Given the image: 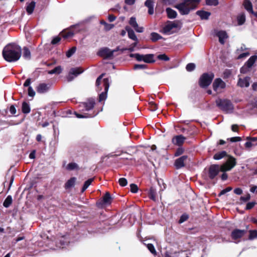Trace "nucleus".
<instances>
[{"label":"nucleus","instance_id":"1","mask_svg":"<svg viewBox=\"0 0 257 257\" xmlns=\"http://www.w3.org/2000/svg\"><path fill=\"white\" fill-rule=\"evenodd\" d=\"M4 59L9 62H14L19 60L22 55V49L20 46L11 43L6 45L2 52Z\"/></svg>","mask_w":257,"mask_h":257},{"label":"nucleus","instance_id":"2","mask_svg":"<svg viewBox=\"0 0 257 257\" xmlns=\"http://www.w3.org/2000/svg\"><path fill=\"white\" fill-rule=\"evenodd\" d=\"M95 104V100L93 98H89L87 101L81 102L78 105V109L79 111H82V113H78L75 112L74 113L77 118H90L93 117L96 115L97 113L94 111L91 112H85V111H88L92 110Z\"/></svg>","mask_w":257,"mask_h":257},{"label":"nucleus","instance_id":"3","mask_svg":"<svg viewBox=\"0 0 257 257\" xmlns=\"http://www.w3.org/2000/svg\"><path fill=\"white\" fill-rule=\"evenodd\" d=\"M104 74H101L96 79V86L97 87V91H100L102 88L100 85H102L104 87V91L101 92L99 95V101L101 102L106 99L107 97V93L109 87V80L108 78H104L102 77Z\"/></svg>","mask_w":257,"mask_h":257},{"label":"nucleus","instance_id":"4","mask_svg":"<svg viewBox=\"0 0 257 257\" xmlns=\"http://www.w3.org/2000/svg\"><path fill=\"white\" fill-rule=\"evenodd\" d=\"M199 3V0H183L179 4L175 6L180 13L182 15H187L192 10L195 9Z\"/></svg>","mask_w":257,"mask_h":257},{"label":"nucleus","instance_id":"5","mask_svg":"<svg viewBox=\"0 0 257 257\" xmlns=\"http://www.w3.org/2000/svg\"><path fill=\"white\" fill-rule=\"evenodd\" d=\"M216 105L222 111L226 113H231L234 109L232 102L226 99L218 98L216 100Z\"/></svg>","mask_w":257,"mask_h":257},{"label":"nucleus","instance_id":"6","mask_svg":"<svg viewBox=\"0 0 257 257\" xmlns=\"http://www.w3.org/2000/svg\"><path fill=\"white\" fill-rule=\"evenodd\" d=\"M130 56L132 57H134L138 61H143L147 63H152L155 62L154 55L152 54L143 55L136 53L132 54Z\"/></svg>","mask_w":257,"mask_h":257},{"label":"nucleus","instance_id":"7","mask_svg":"<svg viewBox=\"0 0 257 257\" xmlns=\"http://www.w3.org/2000/svg\"><path fill=\"white\" fill-rule=\"evenodd\" d=\"M214 77V74L212 72L203 74L199 79L200 86L202 88L207 87L211 84Z\"/></svg>","mask_w":257,"mask_h":257},{"label":"nucleus","instance_id":"8","mask_svg":"<svg viewBox=\"0 0 257 257\" xmlns=\"http://www.w3.org/2000/svg\"><path fill=\"white\" fill-rule=\"evenodd\" d=\"M236 165V159L232 156H229L226 162L221 165V171L226 172L231 170Z\"/></svg>","mask_w":257,"mask_h":257},{"label":"nucleus","instance_id":"9","mask_svg":"<svg viewBox=\"0 0 257 257\" xmlns=\"http://www.w3.org/2000/svg\"><path fill=\"white\" fill-rule=\"evenodd\" d=\"M175 28H180L178 23L177 22L168 21L163 27L162 32L166 34H170Z\"/></svg>","mask_w":257,"mask_h":257},{"label":"nucleus","instance_id":"10","mask_svg":"<svg viewBox=\"0 0 257 257\" xmlns=\"http://www.w3.org/2000/svg\"><path fill=\"white\" fill-rule=\"evenodd\" d=\"M116 50H110L109 48L104 47L100 49L97 53L98 55L104 57L105 58H108L112 56L114 52Z\"/></svg>","mask_w":257,"mask_h":257},{"label":"nucleus","instance_id":"11","mask_svg":"<svg viewBox=\"0 0 257 257\" xmlns=\"http://www.w3.org/2000/svg\"><path fill=\"white\" fill-rule=\"evenodd\" d=\"M221 171V166L218 165H211L209 168L208 175L209 177L211 179H214L219 173V171Z\"/></svg>","mask_w":257,"mask_h":257},{"label":"nucleus","instance_id":"12","mask_svg":"<svg viewBox=\"0 0 257 257\" xmlns=\"http://www.w3.org/2000/svg\"><path fill=\"white\" fill-rule=\"evenodd\" d=\"M83 72L81 68H72L70 70L67 77L68 81H71L75 77L77 76Z\"/></svg>","mask_w":257,"mask_h":257},{"label":"nucleus","instance_id":"13","mask_svg":"<svg viewBox=\"0 0 257 257\" xmlns=\"http://www.w3.org/2000/svg\"><path fill=\"white\" fill-rule=\"evenodd\" d=\"M226 84L220 78L216 79L213 83V88L214 91L219 92L220 89L225 87Z\"/></svg>","mask_w":257,"mask_h":257},{"label":"nucleus","instance_id":"14","mask_svg":"<svg viewBox=\"0 0 257 257\" xmlns=\"http://www.w3.org/2000/svg\"><path fill=\"white\" fill-rule=\"evenodd\" d=\"M129 24L134 28L135 31L138 33H142L144 31V28L139 27L136 18L134 17H132L129 21Z\"/></svg>","mask_w":257,"mask_h":257},{"label":"nucleus","instance_id":"15","mask_svg":"<svg viewBox=\"0 0 257 257\" xmlns=\"http://www.w3.org/2000/svg\"><path fill=\"white\" fill-rule=\"evenodd\" d=\"M187 156H183L176 160L175 162V166L176 169H179L185 166V162L187 159Z\"/></svg>","mask_w":257,"mask_h":257},{"label":"nucleus","instance_id":"16","mask_svg":"<svg viewBox=\"0 0 257 257\" xmlns=\"http://www.w3.org/2000/svg\"><path fill=\"white\" fill-rule=\"evenodd\" d=\"M50 86L49 84L41 83L37 86V91L39 93H46L49 90Z\"/></svg>","mask_w":257,"mask_h":257},{"label":"nucleus","instance_id":"17","mask_svg":"<svg viewBox=\"0 0 257 257\" xmlns=\"http://www.w3.org/2000/svg\"><path fill=\"white\" fill-rule=\"evenodd\" d=\"M245 232L244 230L235 229L231 232V236L232 239H237L243 236Z\"/></svg>","mask_w":257,"mask_h":257},{"label":"nucleus","instance_id":"18","mask_svg":"<svg viewBox=\"0 0 257 257\" xmlns=\"http://www.w3.org/2000/svg\"><path fill=\"white\" fill-rule=\"evenodd\" d=\"M186 138L182 135H178L174 137L172 139V143L177 146H180L184 142Z\"/></svg>","mask_w":257,"mask_h":257},{"label":"nucleus","instance_id":"19","mask_svg":"<svg viewBox=\"0 0 257 257\" xmlns=\"http://www.w3.org/2000/svg\"><path fill=\"white\" fill-rule=\"evenodd\" d=\"M216 35L218 37L219 41L221 44H224L225 39L228 37L226 32L224 31H218Z\"/></svg>","mask_w":257,"mask_h":257},{"label":"nucleus","instance_id":"20","mask_svg":"<svg viewBox=\"0 0 257 257\" xmlns=\"http://www.w3.org/2000/svg\"><path fill=\"white\" fill-rule=\"evenodd\" d=\"M125 30L127 32L129 38L136 41V43L134 44V45L136 46L137 45L138 40L134 31L128 27H126Z\"/></svg>","mask_w":257,"mask_h":257},{"label":"nucleus","instance_id":"21","mask_svg":"<svg viewBox=\"0 0 257 257\" xmlns=\"http://www.w3.org/2000/svg\"><path fill=\"white\" fill-rule=\"evenodd\" d=\"M250 77H246L244 78H239L237 83L238 86L241 87H248L249 85Z\"/></svg>","mask_w":257,"mask_h":257},{"label":"nucleus","instance_id":"22","mask_svg":"<svg viewBox=\"0 0 257 257\" xmlns=\"http://www.w3.org/2000/svg\"><path fill=\"white\" fill-rule=\"evenodd\" d=\"M154 2L153 0H146L145 3V6L148 8V13L149 15H153L154 13Z\"/></svg>","mask_w":257,"mask_h":257},{"label":"nucleus","instance_id":"23","mask_svg":"<svg viewBox=\"0 0 257 257\" xmlns=\"http://www.w3.org/2000/svg\"><path fill=\"white\" fill-rule=\"evenodd\" d=\"M196 14L200 17L201 20L208 19L211 15L210 13L204 11H198Z\"/></svg>","mask_w":257,"mask_h":257},{"label":"nucleus","instance_id":"24","mask_svg":"<svg viewBox=\"0 0 257 257\" xmlns=\"http://www.w3.org/2000/svg\"><path fill=\"white\" fill-rule=\"evenodd\" d=\"M244 9L248 13H253L252 5L249 0H244L243 3Z\"/></svg>","mask_w":257,"mask_h":257},{"label":"nucleus","instance_id":"25","mask_svg":"<svg viewBox=\"0 0 257 257\" xmlns=\"http://www.w3.org/2000/svg\"><path fill=\"white\" fill-rule=\"evenodd\" d=\"M166 13L168 17L170 19H174L177 15L176 12L170 8L166 9Z\"/></svg>","mask_w":257,"mask_h":257},{"label":"nucleus","instance_id":"26","mask_svg":"<svg viewBox=\"0 0 257 257\" xmlns=\"http://www.w3.org/2000/svg\"><path fill=\"white\" fill-rule=\"evenodd\" d=\"M76 181V178L72 177L68 180L65 184V188L69 189L74 186Z\"/></svg>","mask_w":257,"mask_h":257},{"label":"nucleus","instance_id":"27","mask_svg":"<svg viewBox=\"0 0 257 257\" xmlns=\"http://www.w3.org/2000/svg\"><path fill=\"white\" fill-rule=\"evenodd\" d=\"M256 60L257 56L256 55L252 56L249 58V59L247 60V62H246L245 64L247 65L249 68H251Z\"/></svg>","mask_w":257,"mask_h":257},{"label":"nucleus","instance_id":"28","mask_svg":"<svg viewBox=\"0 0 257 257\" xmlns=\"http://www.w3.org/2000/svg\"><path fill=\"white\" fill-rule=\"evenodd\" d=\"M226 156H227V153L225 151H223L216 153L214 155L213 158L215 160H219L224 158Z\"/></svg>","mask_w":257,"mask_h":257},{"label":"nucleus","instance_id":"29","mask_svg":"<svg viewBox=\"0 0 257 257\" xmlns=\"http://www.w3.org/2000/svg\"><path fill=\"white\" fill-rule=\"evenodd\" d=\"M22 110L24 113H29L31 110L30 105L26 102H23L22 103Z\"/></svg>","mask_w":257,"mask_h":257},{"label":"nucleus","instance_id":"30","mask_svg":"<svg viewBox=\"0 0 257 257\" xmlns=\"http://www.w3.org/2000/svg\"><path fill=\"white\" fill-rule=\"evenodd\" d=\"M35 5L36 3L34 2H32L27 5L26 11L28 14L30 15L32 14L35 7Z\"/></svg>","mask_w":257,"mask_h":257},{"label":"nucleus","instance_id":"31","mask_svg":"<svg viewBox=\"0 0 257 257\" xmlns=\"http://www.w3.org/2000/svg\"><path fill=\"white\" fill-rule=\"evenodd\" d=\"M112 198L108 192H106L103 197V203L105 204H110Z\"/></svg>","mask_w":257,"mask_h":257},{"label":"nucleus","instance_id":"32","mask_svg":"<svg viewBox=\"0 0 257 257\" xmlns=\"http://www.w3.org/2000/svg\"><path fill=\"white\" fill-rule=\"evenodd\" d=\"M23 56L25 59L27 60H30L31 59V52L29 49L26 47H25L23 48Z\"/></svg>","mask_w":257,"mask_h":257},{"label":"nucleus","instance_id":"33","mask_svg":"<svg viewBox=\"0 0 257 257\" xmlns=\"http://www.w3.org/2000/svg\"><path fill=\"white\" fill-rule=\"evenodd\" d=\"M237 21L238 25H242L245 21V16L244 14H241L237 17Z\"/></svg>","mask_w":257,"mask_h":257},{"label":"nucleus","instance_id":"34","mask_svg":"<svg viewBox=\"0 0 257 257\" xmlns=\"http://www.w3.org/2000/svg\"><path fill=\"white\" fill-rule=\"evenodd\" d=\"M162 38L163 37L157 33L153 32L151 34V39L153 42H156Z\"/></svg>","mask_w":257,"mask_h":257},{"label":"nucleus","instance_id":"35","mask_svg":"<svg viewBox=\"0 0 257 257\" xmlns=\"http://www.w3.org/2000/svg\"><path fill=\"white\" fill-rule=\"evenodd\" d=\"M12 201L13 199L12 196L11 195H9L5 200L3 203V205L4 206V207L8 208L11 205V204L12 203Z\"/></svg>","mask_w":257,"mask_h":257},{"label":"nucleus","instance_id":"36","mask_svg":"<svg viewBox=\"0 0 257 257\" xmlns=\"http://www.w3.org/2000/svg\"><path fill=\"white\" fill-rule=\"evenodd\" d=\"M149 195L150 198L154 201L156 200V191L155 188L151 187L150 189Z\"/></svg>","mask_w":257,"mask_h":257},{"label":"nucleus","instance_id":"37","mask_svg":"<svg viewBox=\"0 0 257 257\" xmlns=\"http://www.w3.org/2000/svg\"><path fill=\"white\" fill-rule=\"evenodd\" d=\"M62 68L61 66H58L56 67L54 69L50 70L48 72V74H60L62 72Z\"/></svg>","mask_w":257,"mask_h":257},{"label":"nucleus","instance_id":"38","mask_svg":"<svg viewBox=\"0 0 257 257\" xmlns=\"http://www.w3.org/2000/svg\"><path fill=\"white\" fill-rule=\"evenodd\" d=\"M93 181V178H90L86 181L84 182L83 186L82 188L81 192H83L84 191H85L88 188V187L89 186V185L91 184Z\"/></svg>","mask_w":257,"mask_h":257},{"label":"nucleus","instance_id":"39","mask_svg":"<svg viewBox=\"0 0 257 257\" xmlns=\"http://www.w3.org/2000/svg\"><path fill=\"white\" fill-rule=\"evenodd\" d=\"M101 25L104 26V29L106 31H108L111 30L114 26L112 24H108L105 22L104 20H101L100 22Z\"/></svg>","mask_w":257,"mask_h":257},{"label":"nucleus","instance_id":"40","mask_svg":"<svg viewBox=\"0 0 257 257\" xmlns=\"http://www.w3.org/2000/svg\"><path fill=\"white\" fill-rule=\"evenodd\" d=\"M78 167V165L76 163H70L67 165L66 169L68 170H73L74 169H77Z\"/></svg>","mask_w":257,"mask_h":257},{"label":"nucleus","instance_id":"41","mask_svg":"<svg viewBox=\"0 0 257 257\" xmlns=\"http://www.w3.org/2000/svg\"><path fill=\"white\" fill-rule=\"evenodd\" d=\"M76 50V48L75 47H72V48L70 49L66 52V56L68 58L70 57L71 56H72V55H73L74 54V53L75 52Z\"/></svg>","mask_w":257,"mask_h":257},{"label":"nucleus","instance_id":"42","mask_svg":"<svg viewBox=\"0 0 257 257\" xmlns=\"http://www.w3.org/2000/svg\"><path fill=\"white\" fill-rule=\"evenodd\" d=\"M195 68V65L194 63H189L186 65V69L187 71L191 72Z\"/></svg>","mask_w":257,"mask_h":257},{"label":"nucleus","instance_id":"43","mask_svg":"<svg viewBox=\"0 0 257 257\" xmlns=\"http://www.w3.org/2000/svg\"><path fill=\"white\" fill-rule=\"evenodd\" d=\"M148 249L150 251V252L154 255L156 254V251L154 247V246L151 244L149 243L147 245Z\"/></svg>","mask_w":257,"mask_h":257},{"label":"nucleus","instance_id":"44","mask_svg":"<svg viewBox=\"0 0 257 257\" xmlns=\"http://www.w3.org/2000/svg\"><path fill=\"white\" fill-rule=\"evenodd\" d=\"M257 237V230H250L249 238L250 239H253Z\"/></svg>","mask_w":257,"mask_h":257},{"label":"nucleus","instance_id":"45","mask_svg":"<svg viewBox=\"0 0 257 257\" xmlns=\"http://www.w3.org/2000/svg\"><path fill=\"white\" fill-rule=\"evenodd\" d=\"M147 68V65L146 64H135L134 69L135 70L138 69H145Z\"/></svg>","mask_w":257,"mask_h":257},{"label":"nucleus","instance_id":"46","mask_svg":"<svg viewBox=\"0 0 257 257\" xmlns=\"http://www.w3.org/2000/svg\"><path fill=\"white\" fill-rule=\"evenodd\" d=\"M157 58L159 60L167 61L169 60V58L165 54L159 55Z\"/></svg>","mask_w":257,"mask_h":257},{"label":"nucleus","instance_id":"47","mask_svg":"<svg viewBox=\"0 0 257 257\" xmlns=\"http://www.w3.org/2000/svg\"><path fill=\"white\" fill-rule=\"evenodd\" d=\"M250 68H249L245 64L240 68V72L241 73H246L249 71Z\"/></svg>","mask_w":257,"mask_h":257},{"label":"nucleus","instance_id":"48","mask_svg":"<svg viewBox=\"0 0 257 257\" xmlns=\"http://www.w3.org/2000/svg\"><path fill=\"white\" fill-rule=\"evenodd\" d=\"M188 218H189L188 215H187L186 214H183L180 217V218L179 220V223H182L184 222V221H186L188 219Z\"/></svg>","mask_w":257,"mask_h":257},{"label":"nucleus","instance_id":"49","mask_svg":"<svg viewBox=\"0 0 257 257\" xmlns=\"http://www.w3.org/2000/svg\"><path fill=\"white\" fill-rule=\"evenodd\" d=\"M206 3L209 6H216L218 5V0H206Z\"/></svg>","mask_w":257,"mask_h":257},{"label":"nucleus","instance_id":"50","mask_svg":"<svg viewBox=\"0 0 257 257\" xmlns=\"http://www.w3.org/2000/svg\"><path fill=\"white\" fill-rule=\"evenodd\" d=\"M119 184L121 186H125L127 185V182L125 178H121L118 180Z\"/></svg>","mask_w":257,"mask_h":257},{"label":"nucleus","instance_id":"51","mask_svg":"<svg viewBox=\"0 0 257 257\" xmlns=\"http://www.w3.org/2000/svg\"><path fill=\"white\" fill-rule=\"evenodd\" d=\"M131 191L133 193H136L138 190V188L137 185L135 184H131L130 185Z\"/></svg>","mask_w":257,"mask_h":257},{"label":"nucleus","instance_id":"52","mask_svg":"<svg viewBox=\"0 0 257 257\" xmlns=\"http://www.w3.org/2000/svg\"><path fill=\"white\" fill-rule=\"evenodd\" d=\"M238 54L239 55L237 56V59H240L246 57L248 56H249V53L248 52H243V53H240V54Z\"/></svg>","mask_w":257,"mask_h":257},{"label":"nucleus","instance_id":"53","mask_svg":"<svg viewBox=\"0 0 257 257\" xmlns=\"http://www.w3.org/2000/svg\"><path fill=\"white\" fill-rule=\"evenodd\" d=\"M247 49V48L245 47V46L243 44H242L240 47L236 50V53L239 54L240 52L246 50Z\"/></svg>","mask_w":257,"mask_h":257},{"label":"nucleus","instance_id":"54","mask_svg":"<svg viewBox=\"0 0 257 257\" xmlns=\"http://www.w3.org/2000/svg\"><path fill=\"white\" fill-rule=\"evenodd\" d=\"M28 95L31 97H34L35 95V92L31 86L28 88Z\"/></svg>","mask_w":257,"mask_h":257},{"label":"nucleus","instance_id":"55","mask_svg":"<svg viewBox=\"0 0 257 257\" xmlns=\"http://www.w3.org/2000/svg\"><path fill=\"white\" fill-rule=\"evenodd\" d=\"M255 204L256 203L254 202H250L247 203L246 206V209L249 210L252 208L254 206Z\"/></svg>","mask_w":257,"mask_h":257},{"label":"nucleus","instance_id":"56","mask_svg":"<svg viewBox=\"0 0 257 257\" xmlns=\"http://www.w3.org/2000/svg\"><path fill=\"white\" fill-rule=\"evenodd\" d=\"M163 3L166 5H170L174 4L177 0H162Z\"/></svg>","mask_w":257,"mask_h":257},{"label":"nucleus","instance_id":"57","mask_svg":"<svg viewBox=\"0 0 257 257\" xmlns=\"http://www.w3.org/2000/svg\"><path fill=\"white\" fill-rule=\"evenodd\" d=\"M231 190H232V187H228L226 188L225 189L222 190L219 193V195L220 196V195H223V194H225L226 193L230 191Z\"/></svg>","mask_w":257,"mask_h":257},{"label":"nucleus","instance_id":"58","mask_svg":"<svg viewBox=\"0 0 257 257\" xmlns=\"http://www.w3.org/2000/svg\"><path fill=\"white\" fill-rule=\"evenodd\" d=\"M250 196L249 194H247L246 195H245L244 196H241L240 197V200L241 201L245 202V201L249 200L250 199Z\"/></svg>","mask_w":257,"mask_h":257},{"label":"nucleus","instance_id":"59","mask_svg":"<svg viewBox=\"0 0 257 257\" xmlns=\"http://www.w3.org/2000/svg\"><path fill=\"white\" fill-rule=\"evenodd\" d=\"M60 40H61L60 37H56L53 39V40L51 41V43L53 45H55V44H57V43H58Z\"/></svg>","mask_w":257,"mask_h":257},{"label":"nucleus","instance_id":"60","mask_svg":"<svg viewBox=\"0 0 257 257\" xmlns=\"http://www.w3.org/2000/svg\"><path fill=\"white\" fill-rule=\"evenodd\" d=\"M255 145H257V143L253 144V143H252V142L250 141L246 142L244 145L245 147L247 148H249L251 147L252 146H255Z\"/></svg>","mask_w":257,"mask_h":257},{"label":"nucleus","instance_id":"61","mask_svg":"<svg viewBox=\"0 0 257 257\" xmlns=\"http://www.w3.org/2000/svg\"><path fill=\"white\" fill-rule=\"evenodd\" d=\"M229 141L231 142H239L241 139L239 137H232L229 139Z\"/></svg>","mask_w":257,"mask_h":257},{"label":"nucleus","instance_id":"62","mask_svg":"<svg viewBox=\"0 0 257 257\" xmlns=\"http://www.w3.org/2000/svg\"><path fill=\"white\" fill-rule=\"evenodd\" d=\"M247 139L249 141H250L252 143L256 144L257 143V137H248Z\"/></svg>","mask_w":257,"mask_h":257},{"label":"nucleus","instance_id":"63","mask_svg":"<svg viewBox=\"0 0 257 257\" xmlns=\"http://www.w3.org/2000/svg\"><path fill=\"white\" fill-rule=\"evenodd\" d=\"M10 111L12 114H15L16 113V109L14 105L11 106L10 108Z\"/></svg>","mask_w":257,"mask_h":257},{"label":"nucleus","instance_id":"64","mask_svg":"<svg viewBox=\"0 0 257 257\" xmlns=\"http://www.w3.org/2000/svg\"><path fill=\"white\" fill-rule=\"evenodd\" d=\"M234 193L237 195H240L242 193V190L239 188H237L234 190Z\"/></svg>","mask_w":257,"mask_h":257}]
</instances>
